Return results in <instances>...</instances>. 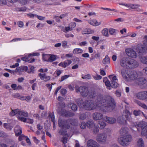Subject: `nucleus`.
Instances as JSON below:
<instances>
[{"label": "nucleus", "instance_id": "obj_17", "mask_svg": "<svg viewBox=\"0 0 147 147\" xmlns=\"http://www.w3.org/2000/svg\"><path fill=\"white\" fill-rule=\"evenodd\" d=\"M14 131L16 136H18L22 134V129L19 125H17L15 127Z\"/></svg>", "mask_w": 147, "mask_h": 147}, {"label": "nucleus", "instance_id": "obj_42", "mask_svg": "<svg viewBox=\"0 0 147 147\" xmlns=\"http://www.w3.org/2000/svg\"><path fill=\"white\" fill-rule=\"evenodd\" d=\"M58 124L60 127H63V128H64L65 127L66 128H69V127L68 126H66L65 125H64L63 124V123H62V122L60 120L58 121Z\"/></svg>", "mask_w": 147, "mask_h": 147}, {"label": "nucleus", "instance_id": "obj_39", "mask_svg": "<svg viewBox=\"0 0 147 147\" xmlns=\"http://www.w3.org/2000/svg\"><path fill=\"white\" fill-rule=\"evenodd\" d=\"M82 78L86 80H88L90 79L91 77L90 74H88L85 76L82 75Z\"/></svg>", "mask_w": 147, "mask_h": 147}, {"label": "nucleus", "instance_id": "obj_35", "mask_svg": "<svg viewBox=\"0 0 147 147\" xmlns=\"http://www.w3.org/2000/svg\"><path fill=\"white\" fill-rule=\"evenodd\" d=\"M106 125L105 123L102 121H99L98 126L100 129H102L104 128Z\"/></svg>", "mask_w": 147, "mask_h": 147}, {"label": "nucleus", "instance_id": "obj_7", "mask_svg": "<svg viewBox=\"0 0 147 147\" xmlns=\"http://www.w3.org/2000/svg\"><path fill=\"white\" fill-rule=\"evenodd\" d=\"M131 114L127 110H125L123 112L122 116L120 117H118L117 121L119 123H121L124 122L125 119L124 117H125L127 120H129L130 119Z\"/></svg>", "mask_w": 147, "mask_h": 147}, {"label": "nucleus", "instance_id": "obj_13", "mask_svg": "<svg viewBox=\"0 0 147 147\" xmlns=\"http://www.w3.org/2000/svg\"><path fill=\"white\" fill-rule=\"evenodd\" d=\"M72 63V61L71 60H67L64 62H61L59 64V65L62 67L65 68L68 66Z\"/></svg>", "mask_w": 147, "mask_h": 147}, {"label": "nucleus", "instance_id": "obj_44", "mask_svg": "<svg viewBox=\"0 0 147 147\" xmlns=\"http://www.w3.org/2000/svg\"><path fill=\"white\" fill-rule=\"evenodd\" d=\"M143 45L142 46V48L143 49L146 48L147 47V40L146 39L143 42Z\"/></svg>", "mask_w": 147, "mask_h": 147}, {"label": "nucleus", "instance_id": "obj_49", "mask_svg": "<svg viewBox=\"0 0 147 147\" xmlns=\"http://www.w3.org/2000/svg\"><path fill=\"white\" fill-rule=\"evenodd\" d=\"M93 77L95 80H100L102 78V76L98 75H97L96 76H94Z\"/></svg>", "mask_w": 147, "mask_h": 147}, {"label": "nucleus", "instance_id": "obj_61", "mask_svg": "<svg viewBox=\"0 0 147 147\" xmlns=\"http://www.w3.org/2000/svg\"><path fill=\"white\" fill-rule=\"evenodd\" d=\"M136 35L137 34L136 33L131 34L130 33H129L128 34V36H130L131 37L134 38L136 37Z\"/></svg>", "mask_w": 147, "mask_h": 147}, {"label": "nucleus", "instance_id": "obj_29", "mask_svg": "<svg viewBox=\"0 0 147 147\" xmlns=\"http://www.w3.org/2000/svg\"><path fill=\"white\" fill-rule=\"evenodd\" d=\"M124 6L128 8L135 9L138 7V5L131 4H124Z\"/></svg>", "mask_w": 147, "mask_h": 147}, {"label": "nucleus", "instance_id": "obj_6", "mask_svg": "<svg viewBox=\"0 0 147 147\" xmlns=\"http://www.w3.org/2000/svg\"><path fill=\"white\" fill-rule=\"evenodd\" d=\"M135 126L137 128L138 131H139V128L140 127L142 129L141 134L142 136H146L147 132V127L146 123L142 121L138 124L135 125Z\"/></svg>", "mask_w": 147, "mask_h": 147}, {"label": "nucleus", "instance_id": "obj_14", "mask_svg": "<svg viewBox=\"0 0 147 147\" xmlns=\"http://www.w3.org/2000/svg\"><path fill=\"white\" fill-rule=\"evenodd\" d=\"M147 96V92H143L137 94L136 96L138 98L140 99H144Z\"/></svg>", "mask_w": 147, "mask_h": 147}, {"label": "nucleus", "instance_id": "obj_59", "mask_svg": "<svg viewBox=\"0 0 147 147\" xmlns=\"http://www.w3.org/2000/svg\"><path fill=\"white\" fill-rule=\"evenodd\" d=\"M37 127L38 130H41L43 128V126L41 124H38L37 125Z\"/></svg>", "mask_w": 147, "mask_h": 147}, {"label": "nucleus", "instance_id": "obj_11", "mask_svg": "<svg viewBox=\"0 0 147 147\" xmlns=\"http://www.w3.org/2000/svg\"><path fill=\"white\" fill-rule=\"evenodd\" d=\"M125 51L128 56L132 58H136V53L133 49L130 48H127L126 49Z\"/></svg>", "mask_w": 147, "mask_h": 147}, {"label": "nucleus", "instance_id": "obj_62", "mask_svg": "<svg viewBox=\"0 0 147 147\" xmlns=\"http://www.w3.org/2000/svg\"><path fill=\"white\" fill-rule=\"evenodd\" d=\"M27 15L30 18H33L35 17H36L37 15L34 14L32 13H29Z\"/></svg>", "mask_w": 147, "mask_h": 147}, {"label": "nucleus", "instance_id": "obj_31", "mask_svg": "<svg viewBox=\"0 0 147 147\" xmlns=\"http://www.w3.org/2000/svg\"><path fill=\"white\" fill-rule=\"evenodd\" d=\"M137 146L138 147H144V143L142 139H139L138 140Z\"/></svg>", "mask_w": 147, "mask_h": 147}, {"label": "nucleus", "instance_id": "obj_57", "mask_svg": "<svg viewBox=\"0 0 147 147\" xmlns=\"http://www.w3.org/2000/svg\"><path fill=\"white\" fill-rule=\"evenodd\" d=\"M21 39L20 38H15L11 40L10 41V42H15L18 41H21Z\"/></svg>", "mask_w": 147, "mask_h": 147}, {"label": "nucleus", "instance_id": "obj_37", "mask_svg": "<svg viewBox=\"0 0 147 147\" xmlns=\"http://www.w3.org/2000/svg\"><path fill=\"white\" fill-rule=\"evenodd\" d=\"M109 33L111 35H114L117 33V30L111 28L109 30Z\"/></svg>", "mask_w": 147, "mask_h": 147}, {"label": "nucleus", "instance_id": "obj_15", "mask_svg": "<svg viewBox=\"0 0 147 147\" xmlns=\"http://www.w3.org/2000/svg\"><path fill=\"white\" fill-rule=\"evenodd\" d=\"M38 76L42 80L45 82L48 81L51 78L50 76H46L45 74L39 73Z\"/></svg>", "mask_w": 147, "mask_h": 147}, {"label": "nucleus", "instance_id": "obj_25", "mask_svg": "<svg viewBox=\"0 0 147 147\" xmlns=\"http://www.w3.org/2000/svg\"><path fill=\"white\" fill-rule=\"evenodd\" d=\"M83 52V50L79 48H75L73 50V53L74 54H80Z\"/></svg>", "mask_w": 147, "mask_h": 147}, {"label": "nucleus", "instance_id": "obj_64", "mask_svg": "<svg viewBox=\"0 0 147 147\" xmlns=\"http://www.w3.org/2000/svg\"><path fill=\"white\" fill-rule=\"evenodd\" d=\"M61 93L63 94H65L66 93V90L65 89H62L61 90Z\"/></svg>", "mask_w": 147, "mask_h": 147}, {"label": "nucleus", "instance_id": "obj_8", "mask_svg": "<svg viewBox=\"0 0 147 147\" xmlns=\"http://www.w3.org/2000/svg\"><path fill=\"white\" fill-rule=\"evenodd\" d=\"M28 116V114L26 112L19 110V113L17 115V117L20 120L25 122L26 120L25 117H27Z\"/></svg>", "mask_w": 147, "mask_h": 147}, {"label": "nucleus", "instance_id": "obj_47", "mask_svg": "<svg viewBox=\"0 0 147 147\" xmlns=\"http://www.w3.org/2000/svg\"><path fill=\"white\" fill-rule=\"evenodd\" d=\"M48 71V69L47 68H41L38 70V71L40 72L41 73H45L46 72Z\"/></svg>", "mask_w": 147, "mask_h": 147}, {"label": "nucleus", "instance_id": "obj_4", "mask_svg": "<svg viewBox=\"0 0 147 147\" xmlns=\"http://www.w3.org/2000/svg\"><path fill=\"white\" fill-rule=\"evenodd\" d=\"M121 66L125 68H134L137 67L138 64L136 61L133 59L129 60L127 57L122 58L120 60Z\"/></svg>", "mask_w": 147, "mask_h": 147}, {"label": "nucleus", "instance_id": "obj_46", "mask_svg": "<svg viewBox=\"0 0 147 147\" xmlns=\"http://www.w3.org/2000/svg\"><path fill=\"white\" fill-rule=\"evenodd\" d=\"M76 26V24L75 22H71L69 24V26L72 30Z\"/></svg>", "mask_w": 147, "mask_h": 147}, {"label": "nucleus", "instance_id": "obj_43", "mask_svg": "<svg viewBox=\"0 0 147 147\" xmlns=\"http://www.w3.org/2000/svg\"><path fill=\"white\" fill-rule=\"evenodd\" d=\"M26 120L24 122H27V123L32 124V123L34 121L32 119H26Z\"/></svg>", "mask_w": 147, "mask_h": 147}, {"label": "nucleus", "instance_id": "obj_21", "mask_svg": "<svg viewBox=\"0 0 147 147\" xmlns=\"http://www.w3.org/2000/svg\"><path fill=\"white\" fill-rule=\"evenodd\" d=\"M30 58L29 57L28 55V56H26L25 57L22 58L21 59L24 61L28 62L30 63L34 61L35 59L34 58Z\"/></svg>", "mask_w": 147, "mask_h": 147}, {"label": "nucleus", "instance_id": "obj_60", "mask_svg": "<svg viewBox=\"0 0 147 147\" xmlns=\"http://www.w3.org/2000/svg\"><path fill=\"white\" fill-rule=\"evenodd\" d=\"M82 57L84 58H88L89 57V55L88 53H85L82 55Z\"/></svg>", "mask_w": 147, "mask_h": 147}, {"label": "nucleus", "instance_id": "obj_45", "mask_svg": "<svg viewBox=\"0 0 147 147\" xmlns=\"http://www.w3.org/2000/svg\"><path fill=\"white\" fill-rule=\"evenodd\" d=\"M72 29L69 26L67 27H65V29L63 30V31L64 32H68L69 31L72 30Z\"/></svg>", "mask_w": 147, "mask_h": 147}, {"label": "nucleus", "instance_id": "obj_48", "mask_svg": "<svg viewBox=\"0 0 147 147\" xmlns=\"http://www.w3.org/2000/svg\"><path fill=\"white\" fill-rule=\"evenodd\" d=\"M30 68V70L28 71V72L29 73H30L34 71V67L32 66H30L29 67Z\"/></svg>", "mask_w": 147, "mask_h": 147}, {"label": "nucleus", "instance_id": "obj_54", "mask_svg": "<svg viewBox=\"0 0 147 147\" xmlns=\"http://www.w3.org/2000/svg\"><path fill=\"white\" fill-rule=\"evenodd\" d=\"M26 138V136L23 135H21L20 136L19 138V140L20 141H21L23 140H24Z\"/></svg>", "mask_w": 147, "mask_h": 147}, {"label": "nucleus", "instance_id": "obj_16", "mask_svg": "<svg viewBox=\"0 0 147 147\" xmlns=\"http://www.w3.org/2000/svg\"><path fill=\"white\" fill-rule=\"evenodd\" d=\"M88 147H98L97 143L92 140H89L87 142Z\"/></svg>", "mask_w": 147, "mask_h": 147}, {"label": "nucleus", "instance_id": "obj_40", "mask_svg": "<svg viewBox=\"0 0 147 147\" xmlns=\"http://www.w3.org/2000/svg\"><path fill=\"white\" fill-rule=\"evenodd\" d=\"M147 59L146 56H143L142 57L141 60L142 62L144 64H146Z\"/></svg>", "mask_w": 147, "mask_h": 147}, {"label": "nucleus", "instance_id": "obj_27", "mask_svg": "<svg viewBox=\"0 0 147 147\" xmlns=\"http://www.w3.org/2000/svg\"><path fill=\"white\" fill-rule=\"evenodd\" d=\"M109 30L107 28H105L102 30L101 33L102 35L108 37L109 36Z\"/></svg>", "mask_w": 147, "mask_h": 147}, {"label": "nucleus", "instance_id": "obj_34", "mask_svg": "<svg viewBox=\"0 0 147 147\" xmlns=\"http://www.w3.org/2000/svg\"><path fill=\"white\" fill-rule=\"evenodd\" d=\"M50 56L49 62H52L58 58L57 56L56 55L50 54Z\"/></svg>", "mask_w": 147, "mask_h": 147}, {"label": "nucleus", "instance_id": "obj_28", "mask_svg": "<svg viewBox=\"0 0 147 147\" xmlns=\"http://www.w3.org/2000/svg\"><path fill=\"white\" fill-rule=\"evenodd\" d=\"M107 78L105 77L103 79V82L105 83V85L107 86V88L109 89H110V86H111V84H110L109 81L107 80Z\"/></svg>", "mask_w": 147, "mask_h": 147}, {"label": "nucleus", "instance_id": "obj_9", "mask_svg": "<svg viewBox=\"0 0 147 147\" xmlns=\"http://www.w3.org/2000/svg\"><path fill=\"white\" fill-rule=\"evenodd\" d=\"M96 140L100 143L104 144L107 140V136L104 134H99L98 135Z\"/></svg>", "mask_w": 147, "mask_h": 147}, {"label": "nucleus", "instance_id": "obj_3", "mask_svg": "<svg viewBox=\"0 0 147 147\" xmlns=\"http://www.w3.org/2000/svg\"><path fill=\"white\" fill-rule=\"evenodd\" d=\"M127 128H125L121 129L120 131L121 136L118 141L121 144L124 146L128 144L131 140V136L127 134Z\"/></svg>", "mask_w": 147, "mask_h": 147}, {"label": "nucleus", "instance_id": "obj_38", "mask_svg": "<svg viewBox=\"0 0 147 147\" xmlns=\"http://www.w3.org/2000/svg\"><path fill=\"white\" fill-rule=\"evenodd\" d=\"M40 54L37 52H34L29 54L28 55L29 57H31L32 56H38Z\"/></svg>", "mask_w": 147, "mask_h": 147}, {"label": "nucleus", "instance_id": "obj_24", "mask_svg": "<svg viewBox=\"0 0 147 147\" xmlns=\"http://www.w3.org/2000/svg\"><path fill=\"white\" fill-rule=\"evenodd\" d=\"M88 22L90 24L94 26H98L100 24V22H98L95 20H90Z\"/></svg>", "mask_w": 147, "mask_h": 147}, {"label": "nucleus", "instance_id": "obj_26", "mask_svg": "<svg viewBox=\"0 0 147 147\" xmlns=\"http://www.w3.org/2000/svg\"><path fill=\"white\" fill-rule=\"evenodd\" d=\"M19 109H17L14 110H12L10 113L9 115L11 116H13L16 115L17 117V115L18 114L19 112Z\"/></svg>", "mask_w": 147, "mask_h": 147}, {"label": "nucleus", "instance_id": "obj_22", "mask_svg": "<svg viewBox=\"0 0 147 147\" xmlns=\"http://www.w3.org/2000/svg\"><path fill=\"white\" fill-rule=\"evenodd\" d=\"M61 114L62 115L65 116V117H68L72 116L74 115V114L71 112H70L66 111H63L62 112L59 113Z\"/></svg>", "mask_w": 147, "mask_h": 147}, {"label": "nucleus", "instance_id": "obj_20", "mask_svg": "<svg viewBox=\"0 0 147 147\" xmlns=\"http://www.w3.org/2000/svg\"><path fill=\"white\" fill-rule=\"evenodd\" d=\"M104 119L107 123L111 124L113 123L116 121V120L115 118L108 117H105Z\"/></svg>", "mask_w": 147, "mask_h": 147}, {"label": "nucleus", "instance_id": "obj_51", "mask_svg": "<svg viewBox=\"0 0 147 147\" xmlns=\"http://www.w3.org/2000/svg\"><path fill=\"white\" fill-rule=\"evenodd\" d=\"M141 113H142L140 111H136L135 110L134 111V114L136 116H138L139 115L141 114Z\"/></svg>", "mask_w": 147, "mask_h": 147}, {"label": "nucleus", "instance_id": "obj_18", "mask_svg": "<svg viewBox=\"0 0 147 147\" xmlns=\"http://www.w3.org/2000/svg\"><path fill=\"white\" fill-rule=\"evenodd\" d=\"M103 117V115L100 113H94L93 115V118L95 120H97L101 119Z\"/></svg>", "mask_w": 147, "mask_h": 147}, {"label": "nucleus", "instance_id": "obj_50", "mask_svg": "<svg viewBox=\"0 0 147 147\" xmlns=\"http://www.w3.org/2000/svg\"><path fill=\"white\" fill-rule=\"evenodd\" d=\"M71 108L73 111H75L77 110V107L76 105H75L74 103H72Z\"/></svg>", "mask_w": 147, "mask_h": 147}, {"label": "nucleus", "instance_id": "obj_33", "mask_svg": "<svg viewBox=\"0 0 147 147\" xmlns=\"http://www.w3.org/2000/svg\"><path fill=\"white\" fill-rule=\"evenodd\" d=\"M3 127L4 128L8 130H11L13 127L10 124L4 123L3 124Z\"/></svg>", "mask_w": 147, "mask_h": 147}, {"label": "nucleus", "instance_id": "obj_23", "mask_svg": "<svg viewBox=\"0 0 147 147\" xmlns=\"http://www.w3.org/2000/svg\"><path fill=\"white\" fill-rule=\"evenodd\" d=\"M28 69V67L26 66H22L16 68V70L18 72L26 71Z\"/></svg>", "mask_w": 147, "mask_h": 147}, {"label": "nucleus", "instance_id": "obj_56", "mask_svg": "<svg viewBox=\"0 0 147 147\" xmlns=\"http://www.w3.org/2000/svg\"><path fill=\"white\" fill-rule=\"evenodd\" d=\"M18 24L19 26L21 28H22L24 26L23 23L21 21H19L18 22Z\"/></svg>", "mask_w": 147, "mask_h": 147}, {"label": "nucleus", "instance_id": "obj_36", "mask_svg": "<svg viewBox=\"0 0 147 147\" xmlns=\"http://www.w3.org/2000/svg\"><path fill=\"white\" fill-rule=\"evenodd\" d=\"M103 63L104 64H108L110 63V59L108 55H106L103 59Z\"/></svg>", "mask_w": 147, "mask_h": 147}, {"label": "nucleus", "instance_id": "obj_41", "mask_svg": "<svg viewBox=\"0 0 147 147\" xmlns=\"http://www.w3.org/2000/svg\"><path fill=\"white\" fill-rule=\"evenodd\" d=\"M69 77V75H66L64 76H62L61 78V79L60 80V82H62L65 80L67 79L68 77Z\"/></svg>", "mask_w": 147, "mask_h": 147}, {"label": "nucleus", "instance_id": "obj_12", "mask_svg": "<svg viewBox=\"0 0 147 147\" xmlns=\"http://www.w3.org/2000/svg\"><path fill=\"white\" fill-rule=\"evenodd\" d=\"M93 121L92 120H90L88 121L86 124L85 122H82L81 123L80 127L82 129H84L86 128V126L89 128L92 127L93 126L95 127V125L93 124Z\"/></svg>", "mask_w": 147, "mask_h": 147}, {"label": "nucleus", "instance_id": "obj_32", "mask_svg": "<svg viewBox=\"0 0 147 147\" xmlns=\"http://www.w3.org/2000/svg\"><path fill=\"white\" fill-rule=\"evenodd\" d=\"M93 31L90 29L86 28L84 29L82 32V34H92Z\"/></svg>", "mask_w": 147, "mask_h": 147}, {"label": "nucleus", "instance_id": "obj_30", "mask_svg": "<svg viewBox=\"0 0 147 147\" xmlns=\"http://www.w3.org/2000/svg\"><path fill=\"white\" fill-rule=\"evenodd\" d=\"M50 54H44L42 55L43 60L49 62Z\"/></svg>", "mask_w": 147, "mask_h": 147}, {"label": "nucleus", "instance_id": "obj_5", "mask_svg": "<svg viewBox=\"0 0 147 147\" xmlns=\"http://www.w3.org/2000/svg\"><path fill=\"white\" fill-rule=\"evenodd\" d=\"M76 90L77 92H80L81 94L84 96H87L89 95L90 98H94L96 95V94L94 92L88 93V90L87 88L84 86L80 87V88L78 86H76Z\"/></svg>", "mask_w": 147, "mask_h": 147}, {"label": "nucleus", "instance_id": "obj_53", "mask_svg": "<svg viewBox=\"0 0 147 147\" xmlns=\"http://www.w3.org/2000/svg\"><path fill=\"white\" fill-rule=\"evenodd\" d=\"M87 44V42L86 41H84L79 43V45L81 46H85Z\"/></svg>", "mask_w": 147, "mask_h": 147}, {"label": "nucleus", "instance_id": "obj_1", "mask_svg": "<svg viewBox=\"0 0 147 147\" xmlns=\"http://www.w3.org/2000/svg\"><path fill=\"white\" fill-rule=\"evenodd\" d=\"M96 102L93 103L92 101L88 100L83 104L82 106L86 110H90L98 108L104 112L110 111L115 107L114 100L110 96L106 99L98 97Z\"/></svg>", "mask_w": 147, "mask_h": 147}, {"label": "nucleus", "instance_id": "obj_10", "mask_svg": "<svg viewBox=\"0 0 147 147\" xmlns=\"http://www.w3.org/2000/svg\"><path fill=\"white\" fill-rule=\"evenodd\" d=\"M109 77L111 79V86L114 88H115L117 87L119 85L117 83L118 80L116 76L110 75L109 76Z\"/></svg>", "mask_w": 147, "mask_h": 147}, {"label": "nucleus", "instance_id": "obj_52", "mask_svg": "<svg viewBox=\"0 0 147 147\" xmlns=\"http://www.w3.org/2000/svg\"><path fill=\"white\" fill-rule=\"evenodd\" d=\"M62 70H57L55 72L58 76H59L62 73Z\"/></svg>", "mask_w": 147, "mask_h": 147}, {"label": "nucleus", "instance_id": "obj_55", "mask_svg": "<svg viewBox=\"0 0 147 147\" xmlns=\"http://www.w3.org/2000/svg\"><path fill=\"white\" fill-rule=\"evenodd\" d=\"M100 54L99 53H97L94 55V58L96 59H98L100 58Z\"/></svg>", "mask_w": 147, "mask_h": 147}, {"label": "nucleus", "instance_id": "obj_19", "mask_svg": "<svg viewBox=\"0 0 147 147\" xmlns=\"http://www.w3.org/2000/svg\"><path fill=\"white\" fill-rule=\"evenodd\" d=\"M60 132L62 135H64L66 136H63L61 139V141L64 144H65L67 142V137L68 136L67 135V133L66 131H63L61 132Z\"/></svg>", "mask_w": 147, "mask_h": 147}, {"label": "nucleus", "instance_id": "obj_2", "mask_svg": "<svg viewBox=\"0 0 147 147\" xmlns=\"http://www.w3.org/2000/svg\"><path fill=\"white\" fill-rule=\"evenodd\" d=\"M121 74L124 79L127 81L131 80H135L136 82L139 84H143L146 83L147 80L144 78H138L136 79L137 75L133 74L132 73H128L124 70L121 71Z\"/></svg>", "mask_w": 147, "mask_h": 147}, {"label": "nucleus", "instance_id": "obj_58", "mask_svg": "<svg viewBox=\"0 0 147 147\" xmlns=\"http://www.w3.org/2000/svg\"><path fill=\"white\" fill-rule=\"evenodd\" d=\"M9 72L11 73L12 74H15L16 72H18V71H16V70L15 71H12L11 70L8 69H6Z\"/></svg>", "mask_w": 147, "mask_h": 147}, {"label": "nucleus", "instance_id": "obj_63", "mask_svg": "<svg viewBox=\"0 0 147 147\" xmlns=\"http://www.w3.org/2000/svg\"><path fill=\"white\" fill-rule=\"evenodd\" d=\"M92 38L95 41H98L99 39V36H92Z\"/></svg>", "mask_w": 147, "mask_h": 147}]
</instances>
